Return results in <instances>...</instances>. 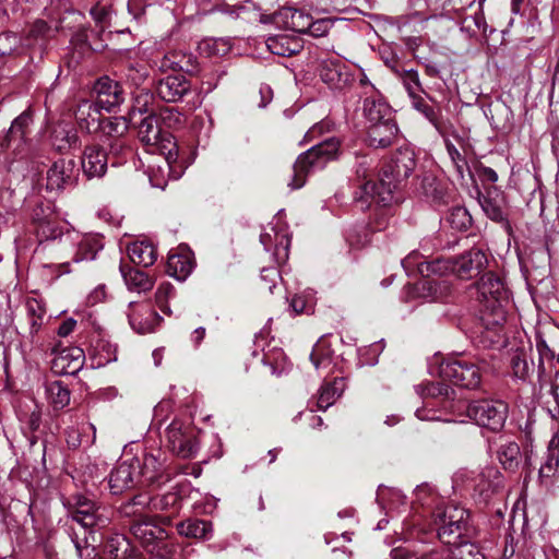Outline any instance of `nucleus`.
I'll return each mask as SVG.
<instances>
[{
  "mask_svg": "<svg viewBox=\"0 0 559 559\" xmlns=\"http://www.w3.org/2000/svg\"><path fill=\"white\" fill-rule=\"evenodd\" d=\"M356 169V187L354 201L361 211L369 209L373 202L388 205L393 201V190L406 180L416 168V156L412 147H399L383 167L380 187L373 181V171L366 157H361Z\"/></svg>",
  "mask_w": 559,
  "mask_h": 559,
  "instance_id": "f257e3e1",
  "label": "nucleus"
},
{
  "mask_svg": "<svg viewBox=\"0 0 559 559\" xmlns=\"http://www.w3.org/2000/svg\"><path fill=\"white\" fill-rule=\"evenodd\" d=\"M138 136L147 146L148 152L163 156V165L157 166V170L162 173L163 177L165 174L174 180L181 177L182 170L177 165V145L173 135L160 129L156 116L148 115L141 121Z\"/></svg>",
  "mask_w": 559,
  "mask_h": 559,
  "instance_id": "f03ea898",
  "label": "nucleus"
},
{
  "mask_svg": "<svg viewBox=\"0 0 559 559\" xmlns=\"http://www.w3.org/2000/svg\"><path fill=\"white\" fill-rule=\"evenodd\" d=\"M477 300L480 304V320L487 330L501 326L507 320L506 306L509 293L502 280L489 272L476 285Z\"/></svg>",
  "mask_w": 559,
  "mask_h": 559,
  "instance_id": "7ed1b4c3",
  "label": "nucleus"
},
{
  "mask_svg": "<svg viewBox=\"0 0 559 559\" xmlns=\"http://www.w3.org/2000/svg\"><path fill=\"white\" fill-rule=\"evenodd\" d=\"M486 253L479 248H472L453 259H437L431 262L420 263L419 271L427 276L431 274L448 275L467 280L477 275L487 265Z\"/></svg>",
  "mask_w": 559,
  "mask_h": 559,
  "instance_id": "20e7f679",
  "label": "nucleus"
},
{
  "mask_svg": "<svg viewBox=\"0 0 559 559\" xmlns=\"http://www.w3.org/2000/svg\"><path fill=\"white\" fill-rule=\"evenodd\" d=\"M338 150L340 141L331 138L300 154L294 164L292 180L288 186L294 190L304 187L307 176L323 169L330 160L335 159Z\"/></svg>",
  "mask_w": 559,
  "mask_h": 559,
  "instance_id": "39448f33",
  "label": "nucleus"
},
{
  "mask_svg": "<svg viewBox=\"0 0 559 559\" xmlns=\"http://www.w3.org/2000/svg\"><path fill=\"white\" fill-rule=\"evenodd\" d=\"M435 523L439 539L447 546L469 536V512L459 506L449 504L436 513Z\"/></svg>",
  "mask_w": 559,
  "mask_h": 559,
  "instance_id": "423d86ee",
  "label": "nucleus"
},
{
  "mask_svg": "<svg viewBox=\"0 0 559 559\" xmlns=\"http://www.w3.org/2000/svg\"><path fill=\"white\" fill-rule=\"evenodd\" d=\"M44 15L46 20L38 19L31 26L29 36L35 39H47L61 29L71 28L72 24L68 20L78 17L80 13L72 10L64 0H51Z\"/></svg>",
  "mask_w": 559,
  "mask_h": 559,
  "instance_id": "0eeeda50",
  "label": "nucleus"
},
{
  "mask_svg": "<svg viewBox=\"0 0 559 559\" xmlns=\"http://www.w3.org/2000/svg\"><path fill=\"white\" fill-rule=\"evenodd\" d=\"M111 514L108 508L96 506L95 502L82 495L73 497L71 519L88 533L93 542H96L95 532L109 525Z\"/></svg>",
  "mask_w": 559,
  "mask_h": 559,
  "instance_id": "6e6552de",
  "label": "nucleus"
},
{
  "mask_svg": "<svg viewBox=\"0 0 559 559\" xmlns=\"http://www.w3.org/2000/svg\"><path fill=\"white\" fill-rule=\"evenodd\" d=\"M439 376L445 381L455 385L476 389L480 384L479 368L472 360L467 359H448L439 365Z\"/></svg>",
  "mask_w": 559,
  "mask_h": 559,
  "instance_id": "1a4fd4ad",
  "label": "nucleus"
},
{
  "mask_svg": "<svg viewBox=\"0 0 559 559\" xmlns=\"http://www.w3.org/2000/svg\"><path fill=\"white\" fill-rule=\"evenodd\" d=\"M466 412L477 425L496 431L504 425L508 405L500 400H481L471 403Z\"/></svg>",
  "mask_w": 559,
  "mask_h": 559,
  "instance_id": "9d476101",
  "label": "nucleus"
},
{
  "mask_svg": "<svg viewBox=\"0 0 559 559\" xmlns=\"http://www.w3.org/2000/svg\"><path fill=\"white\" fill-rule=\"evenodd\" d=\"M166 440L167 447L179 457L191 459L198 453L194 429L189 423L173 420L166 429Z\"/></svg>",
  "mask_w": 559,
  "mask_h": 559,
  "instance_id": "9b49d317",
  "label": "nucleus"
},
{
  "mask_svg": "<svg viewBox=\"0 0 559 559\" xmlns=\"http://www.w3.org/2000/svg\"><path fill=\"white\" fill-rule=\"evenodd\" d=\"M131 532L142 546L156 556H162L160 548L165 545L166 531L152 519L144 516L131 526Z\"/></svg>",
  "mask_w": 559,
  "mask_h": 559,
  "instance_id": "f8f14e48",
  "label": "nucleus"
},
{
  "mask_svg": "<svg viewBox=\"0 0 559 559\" xmlns=\"http://www.w3.org/2000/svg\"><path fill=\"white\" fill-rule=\"evenodd\" d=\"M399 134L400 128L395 118L384 119L381 122L365 126L362 141L369 147L386 148L397 141Z\"/></svg>",
  "mask_w": 559,
  "mask_h": 559,
  "instance_id": "ddd939ff",
  "label": "nucleus"
},
{
  "mask_svg": "<svg viewBox=\"0 0 559 559\" xmlns=\"http://www.w3.org/2000/svg\"><path fill=\"white\" fill-rule=\"evenodd\" d=\"M32 222L35 225V233L39 242L55 240L64 236L62 228L57 225V216L50 206H36L33 210Z\"/></svg>",
  "mask_w": 559,
  "mask_h": 559,
  "instance_id": "4468645a",
  "label": "nucleus"
},
{
  "mask_svg": "<svg viewBox=\"0 0 559 559\" xmlns=\"http://www.w3.org/2000/svg\"><path fill=\"white\" fill-rule=\"evenodd\" d=\"M365 126L394 118L391 106L374 86L368 85V95L362 97Z\"/></svg>",
  "mask_w": 559,
  "mask_h": 559,
  "instance_id": "2eb2a0df",
  "label": "nucleus"
},
{
  "mask_svg": "<svg viewBox=\"0 0 559 559\" xmlns=\"http://www.w3.org/2000/svg\"><path fill=\"white\" fill-rule=\"evenodd\" d=\"M31 123L32 115L28 110L17 116L3 138L2 148L12 150L16 155L22 154L26 147V135L28 134Z\"/></svg>",
  "mask_w": 559,
  "mask_h": 559,
  "instance_id": "dca6fc26",
  "label": "nucleus"
},
{
  "mask_svg": "<svg viewBox=\"0 0 559 559\" xmlns=\"http://www.w3.org/2000/svg\"><path fill=\"white\" fill-rule=\"evenodd\" d=\"M94 91L97 95L95 103L108 112L118 108L124 100L119 83L108 76L99 78L94 85Z\"/></svg>",
  "mask_w": 559,
  "mask_h": 559,
  "instance_id": "f3484780",
  "label": "nucleus"
},
{
  "mask_svg": "<svg viewBox=\"0 0 559 559\" xmlns=\"http://www.w3.org/2000/svg\"><path fill=\"white\" fill-rule=\"evenodd\" d=\"M75 163L72 159H59L47 171L46 187L50 191H60L74 185Z\"/></svg>",
  "mask_w": 559,
  "mask_h": 559,
  "instance_id": "a211bd4d",
  "label": "nucleus"
},
{
  "mask_svg": "<svg viewBox=\"0 0 559 559\" xmlns=\"http://www.w3.org/2000/svg\"><path fill=\"white\" fill-rule=\"evenodd\" d=\"M67 239L78 247L73 260L75 262L92 261L104 248L103 238L99 234H84L67 230Z\"/></svg>",
  "mask_w": 559,
  "mask_h": 559,
  "instance_id": "6ab92c4d",
  "label": "nucleus"
},
{
  "mask_svg": "<svg viewBox=\"0 0 559 559\" xmlns=\"http://www.w3.org/2000/svg\"><path fill=\"white\" fill-rule=\"evenodd\" d=\"M140 461L132 459L131 461L120 462L109 475V488L114 495L134 486V479L139 475Z\"/></svg>",
  "mask_w": 559,
  "mask_h": 559,
  "instance_id": "aec40b11",
  "label": "nucleus"
},
{
  "mask_svg": "<svg viewBox=\"0 0 559 559\" xmlns=\"http://www.w3.org/2000/svg\"><path fill=\"white\" fill-rule=\"evenodd\" d=\"M81 165L87 178H100L107 170L108 156L99 145H87L84 148Z\"/></svg>",
  "mask_w": 559,
  "mask_h": 559,
  "instance_id": "412c9836",
  "label": "nucleus"
},
{
  "mask_svg": "<svg viewBox=\"0 0 559 559\" xmlns=\"http://www.w3.org/2000/svg\"><path fill=\"white\" fill-rule=\"evenodd\" d=\"M190 82L182 74L167 75L156 86L157 95L165 102L176 103L190 92Z\"/></svg>",
  "mask_w": 559,
  "mask_h": 559,
  "instance_id": "4be33fe9",
  "label": "nucleus"
},
{
  "mask_svg": "<svg viewBox=\"0 0 559 559\" xmlns=\"http://www.w3.org/2000/svg\"><path fill=\"white\" fill-rule=\"evenodd\" d=\"M100 107L93 100H81L74 111L79 128L87 133H97L102 123Z\"/></svg>",
  "mask_w": 559,
  "mask_h": 559,
  "instance_id": "5701e85b",
  "label": "nucleus"
},
{
  "mask_svg": "<svg viewBox=\"0 0 559 559\" xmlns=\"http://www.w3.org/2000/svg\"><path fill=\"white\" fill-rule=\"evenodd\" d=\"M193 269L192 252L187 247H179L177 252L168 255L166 272L177 281H185Z\"/></svg>",
  "mask_w": 559,
  "mask_h": 559,
  "instance_id": "b1692460",
  "label": "nucleus"
},
{
  "mask_svg": "<svg viewBox=\"0 0 559 559\" xmlns=\"http://www.w3.org/2000/svg\"><path fill=\"white\" fill-rule=\"evenodd\" d=\"M84 354L79 347L61 350L52 360V368L57 373L75 374L83 366Z\"/></svg>",
  "mask_w": 559,
  "mask_h": 559,
  "instance_id": "393cba45",
  "label": "nucleus"
},
{
  "mask_svg": "<svg viewBox=\"0 0 559 559\" xmlns=\"http://www.w3.org/2000/svg\"><path fill=\"white\" fill-rule=\"evenodd\" d=\"M559 471V430L551 437L545 461L538 471L539 480L549 484L557 476Z\"/></svg>",
  "mask_w": 559,
  "mask_h": 559,
  "instance_id": "a878e982",
  "label": "nucleus"
},
{
  "mask_svg": "<svg viewBox=\"0 0 559 559\" xmlns=\"http://www.w3.org/2000/svg\"><path fill=\"white\" fill-rule=\"evenodd\" d=\"M265 44L270 52L281 57H289L298 53L301 49L300 40L287 34L270 36Z\"/></svg>",
  "mask_w": 559,
  "mask_h": 559,
  "instance_id": "bb28decb",
  "label": "nucleus"
},
{
  "mask_svg": "<svg viewBox=\"0 0 559 559\" xmlns=\"http://www.w3.org/2000/svg\"><path fill=\"white\" fill-rule=\"evenodd\" d=\"M260 241L264 246L266 251L272 249L273 242H275L274 247V261L280 265L284 264L288 260V250L290 246V239L286 234L275 233L274 239L272 235L267 231L261 234Z\"/></svg>",
  "mask_w": 559,
  "mask_h": 559,
  "instance_id": "cd10ccee",
  "label": "nucleus"
},
{
  "mask_svg": "<svg viewBox=\"0 0 559 559\" xmlns=\"http://www.w3.org/2000/svg\"><path fill=\"white\" fill-rule=\"evenodd\" d=\"M120 272L128 289L131 292L144 293L154 286V280L143 271L121 264Z\"/></svg>",
  "mask_w": 559,
  "mask_h": 559,
  "instance_id": "c85d7f7f",
  "label": "nucleus"
},
{
  "mask_svg": "<svg viewBox=\"0 0 559 559\" xmlns=\"http://www.w3.org/2000/svg\"><path fill=\"white\" fill-rule=\"evenodd\" d=\"M130 260L144 267L151 266L157 259L156 249L150 241H134L128 247Z\"/></svg>",
  "mask_w": 559,
  "mask_h": 559,
  "instance_id": "c756f323",
  "label": "nucleus"
},
{
  "mask_svg": "<svg viewBox=\"0 0 559 559\" xmlns=\"http://www.w3.org/2000/svg\"><path fill=\"white\" fill-rule=\"evenodd\" d=\"M26 319L28 322L29 335H36L46 320L45 304L37 298H27L25 301Z\"/></svg>",
  "mask_w": 559,
  "mask_h": 559,
  "instance_id": "7c9ffc66",
  "label": "nucleus"
},
{
  "mask_svg": "<svg viewBox=\"0 0 559 559\" xmlns=\"http://www.w3.org/2000/svg\"><path fill=\"white\" fill-rule=\"evenodd\" d=\"M151 504L157 507L156 499L151 498L147 493H140L134 496L130 501L120 507V514L124 518H134L140 520L145 515V511L151 508Z\"/></svg>",
  "mask_w": 559,
  "mask_h": 559,
  "instance_id": "2f4dec72",
  "label": "nucleus"
},
{
  "mask_svg": "<svg viewBox=\"0 0 559 559\" xmlns=\"http://www.w3.org/2000/svg\"><path fill=\"white\" fill-rule=\"evenodd\" d=\"M50 140L58 151L64 152L76 144L78 135L70 124L58 122L51 131Z\"/></svg>",
  "mask_w": 559,
  "mask_h": 559,
  "instance_id": "473e14b6",
  "label": "nucleus"
},
{
  "mask_svg": "<svg viewBox=\"0 0 559 559\" xmlns=\"http://www.w3.org/2000/svg\"><path fill=\"white\" fill-rule=\"evenodd\" d=\"M162 453L158 450L157 454L145 453L138 474L142 475L147 481H157L162 478L164 472V461L160 459Z\"/></svg>",
  "mask_w": 559,
  "mask_h": 559,
  "instance_id": "72a5a7b5",
  "label": "nucleus"
},
{
  "mask_svg": "<svg viewBox=\"0 0 559 559\" xmlns=\"http://www.w3.org/2000/svg\"><path fill=\"white\" fill-rule=\"evenodd\" d=\"M284 16L286 19V25L297 33H314L312 17L299 9L288 8L284 11Z\"/></svg>",
  "mask_w": 559,
  "mask_h": 559,
  "instance_id": "f704fd0d",
  "label": "nucleus"
},
{
  "mask_svg": "<svg viewBox=\"0 0 559 559\" xmlns=\"http://www.w3.org/2000/svg\"><path fill=\"white\" fill-rule=\"evenodd\" d=\"M129 130V122L124 117H110L102 121L98 132L106 140L120 141Z\"/></svg>",
  "mask_w": 559,
  "mask_h": 559,
  "instance_id": "c9c22d12",
  "label": "nucleus"
},
{
  "mask_svg": "<svg viewBox=\"0 0 559 559\" xmlns=\"http://www.w3.org/2000/svg\"><path fill=\"white\" fill-rule=\"evenodd\" d=\"M96 428L93 424H86L81 430L71 428L67 431V443L70 448L90 447L95 442Z\"/></svg>",
  "mask_w": 559,
  "mask_h": 559,
  "instance_id": "e433bc0d",
  "label": "nucleus"
},
{
  "mask_svg": "<svg viewBox=\"0 0 559 559\" xmlns=\"http://www.w3.org/2000/svg\"><path fill=\"white\" fill-rule=\"evenodd\" d=\"M192 56L179 51H171L164 56L160 60L159 69L162 71H191Z\"/></svg>",
  "mask_w": 559,
  "mask_h": 559,
  "instance_id": "4c0bfd02",
  "label": "nucleus"
},
{
  "mask_svg": "<svg viewBox=\"0 0 559 559\" xmlns=\"http://www.w3.org/2000/svg\"><path fill=\"white\" fill-rule=\"evenodd\" d=\"M46 397L55 409H62L70 403V391L61 381L46 384Z\"/></svg>",
  "mask_w": 559,
  "mask_h": 559,
  "instance_id": "58836bf2",
  "label": "nucleus"
},
{
  "mask_svg": "<svg viewBox=\"0 0 559 559\" xmlns=\"http://www.w3.org/2000/svg\"><path fill=\"white\" fill-rule=\"evenodd\" d=\"M451 559H485L479 547L463 538L449 546Z\"/></svg>",
  "mask_w": 559,
  "mask_h": 559,
  "instance_id": "ea45409f",
  "label": "nucleus"
},
{
  "mask_svg": "<svg viewBox=\"0 0 559 559\" xmlns=\"http://www.w3.org/2000/svg\"><path fill=\"white\" fill-rule=\"evenodd\" d=\"M179 534L192 538H207L212 532V525L203 520H188L177 525Z\"/></svg>",
  "mask_w": 559,
  "mask_h": 559,
  "instance_id": "a19ab883",
  "label": "nucleus"
},
{
  "mask_svg": "<svg viewBox=\"0 0 559 559\" xmlns=\"http://www.w3.org/2000/svg\"><path fill=\"white\" fill-rule=\"evenodd\" d=\"M343 390L344 384L342 380H335L332 383L322 385L317 401L318 409L325 411L328 407L333 405L341 396Z\"/></svg>",
  "mask_w": 559,
  "mask_h": 559,
  "instance_id": "79ce46f5",
  "label": "nucleus"
},
{
  "mask_svg": "<svg viewBox=\"0 0 559 559\" xmlns=\"http://www.w3.org/2000/svg\"><path fill=\"white\" fill-rule=\"evenodd\" d=\"M131 547L129 539L122 534L111 535L105 544V552L114 559H127Z\"/></svg>",
  "mask_w": 559,
  "mask_h": 559,
  "instance_id": "37998d69",
  "label": "nucleus"
},
{
  "mask_svg": "<svg viewBox=\"0 0 559 559\" xmlns=\"http://www.w3.org/2000/svg\"><path fill=\"white\" fill-rule=\"evenodd\" d=\"M520 447L513 441L500 445L498 450L499 462L506 469H515L520 463Z\"/></svg>",
  "mask_w": 559,
  "mask_h": 559,
  "instance_id": "c03bdc74",
  "label": "nucleus"
},
{
  "mask_svg": "<svg viewBox=\"0 0 559 559\" xmlns=\"http://www.w3.org/2000/svg\"><path fill=\"white\" fill-rule=\"evenodd\" d=\"M145 313L147 316L144 320H142L135 313L129 314L130 325L139 334H146L153 332L160 320L159 316L150 309H146Z\"/></svg>",
  "mask_w": 559,
  "mask_h": 559,
  "instance_id": "a18cd8bd",
  "label": "nucleus"
},
{
  "mask_svg": "<svg viewBox=\"0 0 559 559\" xmlns=\"http://www.w3.org/2000/svg\"><path fill=\"white\" fill-rule=\"evenodd\" d=\"M231 45L225 38H207L199 44V50L206 57L224 56L229 52Z\"/></svg>",
  "mask_w": 559,
  "mask_h": 559,
  "instance_id": "49530a36",
  "label": "nucleus"
},
{
  "mask_svg": "<svg viewBox=\"0 0 559 559\" xmlns=\"http://www.w3.org/2000/svg\"><path fill=\"white\" fill-rule=\"evenodd\" d=\"M124 76L133 86H140L148 78V70L144 64L130 63L126 69Z\"/></svg>",
  "mask_w": 559,
  "mask_h": 559,
  "instance_id": "de8ad7c7",
  "label": "nucleus"
},
{
  "mask_svg": "<svg viewBox=\"0 0 559 559\" xmlns=\"http://www.w3.org/2000/svg\"><path fill=\"white\" fill-rule=\"evenodd\" d=\"M479 204L485 214L492 221L499 222L503 219V211L495 199L489 195H483L479 198Z\"/></svg>",
  "mask_w": 559,
  "mask_h": 559,
  "instance_id": "09e8293b",
  "label": "nucleus"
},
{
  "mask_svg": "<svg viewBox=\"0 0 559 559\" xmlns=\"http://www.w3.org/2000/svg\"><path fill=\"white\" fill-rule=\"evenodd\" d=\"M448 219L451 226L459 230L468 228L472 223V217L467 210L464 207H454L451 211Z\"/></svg>",
  "mask_w": 559,
  "mask_h": 559,
  "instance_id": "8fccbe9b",
  "label": "nucleus"
},
{
  "mask_svg": "<svg viewBox=\"0 0 559 559\" xmlns=\"http://www.w3.org/2000/svg\"><path fill=\"white\" fill-rule=\"evenodd\" d=\"M174 296V286L168 283H162L155 293V301L158 308L164 312L169 314L170 310L168 308L167 301L169 298Z\"/></svg>",
  "mask_w": 559,
  "mask_h": 559,
  "instance_id": "3c124183",
  "label": "nucleus"
},
{
  "mask_svg": "<svg viewBox=\"0 0 559 559\" xmlns=\"http://www.w3.org/2000/svg\"><path fill=\"white\" fill-rule=\"evenodd\" d=\"M401 76L403 85L407 91L408 96H414L415 94H417V91L421 90L419 74L416 70H404Z\"/></svg>",
  "mask_w": 559,
  "mask_h": 559,
  "instance_id": "603ef678",
  "label": "nucleus"
},
{
  "mask_svg": "<svg viewBox=\"0 0 559 559\" xmlns=\"http://www.w3.org/2000/svg\"><path fill=\"white\" fill-rule=\"evenodd\" d=\"M313 297L310 295H295L290 300V307L297 314L311 312L313 310Z\"/></svg>",
  "mask_w": 559,
  "mask_h": 559,
  "instance_id": "864d4df0",
  "label": "nucleus"
},
{
  "mask_svg": "<svg viewBox=\"0 0 559 559\" xmlns=\"http://www.w3.org/2000/svg\"><path fill=\"white\" fill-rule=\"evenodd\" d=\"M325 344L323 341L318 342L310 354V359L316 367V369H319L321 367H326V365L331 360L330 353L324 348Z\"/></svg>",
  "mask_w": 559,
  "mask_h": 559,
  "instance_id": "5fc2aeb1",
  "label": "nucleus"
},
{
  "mask_svg": "<svg viewBox=\"0 0 559 559\" xmlns=\"http://www.w3.org/2000/svg\"><path fill=\"white\" fill-rule=\"evenodd\" d=\"M513 373L519 379H524L530 372V365L524 355L516 353L511 359Z\"/></svg>",
  "mask_w": 559,
  "mask_h": 559,
  "instance_id": "6e6d98bb",
  "label": "nucleus"
},
{
  "mask_svg": "<svg viewBox=\"0 0 559 559\" xmlns=\"http://www.w3.org/2000/svg\"><path fill=\"white\" fill-rule=\"evenodd\" d=\"M90 14L92 19L96 22L98 25H105L110 16V7L103 4L100 2H97L95 5H93L90 10Z\"/></svg>",
  "mask_w": 559,
  "mask_h": 559,
  "instance_id": "4d7b16f0",
  "label": "nucleus"
},
{
  "mask_svg": "<svg viewBox=\"0 0 559 559\" xmlns=\"http://www.w3.org/2000/svg\"><path fill=\"white\" fill-rule=\"evenodd\" d=\"M17 45V37L13 34H0V56L11 55Z\"/></svg>",
  "mask_w": 559,
  "mask_h": 559,
  "instance_id": "13d9d810",
  "label": "nucleus"
},
{
  "mask_svg": "<svg viewBox=\"0 0 559 559\" xmlns=\"http://www.w3.org/2000/svg\"><path fill=\"white\" fill-rule=\"evenodd\" d=\"M280 277V272L275 267H264L261 271V281L265 283L270 293H273Z\"/></svg>",
  "mask_w": 559,
  "mask_h": 559,
  "instance_id": "bf43d9fd",
  "label": "nucleus"
},
{
  "mask_svg": "<svg viewBox=\"0 0 559 559\" xmlns=\"http://www.w3.org/2000/svg\"><path fill=\"white\" fill-rule=\"evenodd\" d=\"M412 99L413 107L421 112L427 119L430 121L435 118V111L433 109L425 102L423 97H420L418 94H415L414 96H409Z\"/></svg>",
  "mask_w": 559,
  "mask_h": 559,
  "instance_id": "052dcab7",
  "label": "nucleus"
},
{
  "mask_svg": "<svg viewBox=\"0 0 559 559\" xmlns=\"http://www.w3.org/2000/svg\"><path fill=\"white\" fill-rule=\"evenodd\" d=\"M447 151L457 173L463 176L464 167L466 166L465 158L452 143H447Z\"/></svg>",
  "mask_w": 559,
  "mask_h": 559,
  "instance_id": "680f3d73",
  "label": "nucleus"
},
{
  "mask_svg": "<svg viewBox=\"0 0 559 559\" xmlns=\"http://www.w3.org/2000/svg\"><path fill=\"white\" fill-rule=\"evenodd\" d=\"M352 80L358 81L359 85L362 87V97L368 95V85L373 86L361 68L352 71Z\"/></svg>",
  "mask_w": 559,
  "mask_h": 559,
  "instance_id": "e2e57ef3",
  "label": "nucleus"
},
{
  "mask_svg": "<svg viewBox=\"0 0 559 559\" xmlns=\"http://www.w3.org/2000/svg\"><path fill=\"white\" fill-rule=\"evenodd\" d=\"M449 389L447 386L440 385L438 383H430L427 384L423 391L421 394L424 396H439V395H448Z\"/></svg>",
  "mask_w": 559,
  "mask_h": 559,
  "instance_id": "0e129e2a",
  "label": "nucleus"
},
{
  "mask_svg": "<svg viewBox=\"0 0 559 559\" xmlns=\"http://www.w3.org/2000/svg\"><path fill=\"white\" fill-rule=\"evenodd\" d=\"M321 78L331 86H335L341 81V73L336 69L326 68L322 70Z\"/></svg>",
  "mask_w": 559,
  "mask_h": 559,
  "instance_id": "69168bd1",
  "label": "nucleus"
},
{
  "mask_svg": "<svg viewBox=\"0 0 559 559\" xmlns=\"http://www.w3.org/2000/svg\"><path fill=\"white\" fill-rule=\"evenodd\" d=\"M110 145V152L114 155H124L126 153H130L131 148L127 145L124 139H120V141H112Z\"/></svg>",
  "mask_w": 559,
  "mask_h": 559,
  "instance_id": "338daca9",
  "label": "nucleus"
},
{
  "mask_svg": "<svg viewBox=\"0 0 559 559\" xmlns=\"http://www.w3.org/2000/svg\"><path fill=\"white\" fill-rule=\"evenodd\" d=\"M416 555L409 549L397 547L391 550V559H416Z\"/></svg>",
  "mask_w": 559,
  "mask_h": 559,
  "instance_id": "774afa93",
  "label": "nucleus"
}]
</instances>
